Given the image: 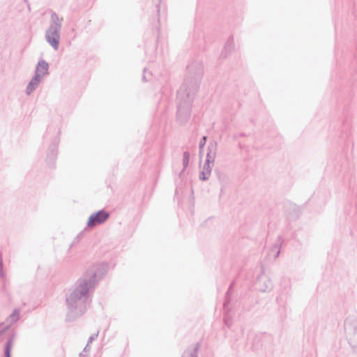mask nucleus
<instances>
[{
  "label": "nucleus",
  "mask_w": 357,
  "mask_h": 357,
  "mask_svg": "<svg viewBox=\"0 0 357 357\" xmlns=\"http://www.w3.org/2000/svg\"><path fill=\"white\" fill-rule=\"evenodd\" d=\"M106 272L107 265L105 264L91 266L66 294L68 321H73L86 312L91 301L90 291L95 288Z\"/></svg>",
  "instance_id": "1"
},
{
  "label": "nucleus",
  "mask_w": 357,
  "mask_h": 357,
  "mask_svg": "<svg viewBox=\"0 0 357 357\" xmlns=\"http://www.w3.org/2000/svg\"><path fill=\"white\" fill-rule=\"evenodd\" d=\"M189 75L177 92L176 121L185 124L190 117L191 106L203 75V65L195 61L187 67Z\"/></svg>",
  "instance_id": "2"
},
{
  "label": "nucleus",
  "mask_w": 357,
  "mask_h": 357,
  "mask_svg": "<svg viewBox=\"0 0 357 357\" xmlns=\"http://www.w3.org/2000/svg\"><path fill=\"white\" fill-rule=\"evenodd\" d=\"M62 21L63 18H59V15L53 12L50 26L45 31V40L54 50H57L59 47Z\"/></svg>",
  "instance_id": "3"
},
{
  "label": "nucleus",
  "mask_w": 357,
  "mask_h": 357,
  "mask_svg": "<svg viewBox=\"0 0 357 357\" xmlns=\"http://www.w3.org/2000/svg\"><path fill=\"white\" fill-rule=\"evenodd\" d=\"M109 213L104 209L92 213L88 219L87 226L90 228L105 223L109 218Z\"/></svg>",
  "instance_id": "4"
},
{
  "label": "nucleus",
  "mask_w": 357,
  "mask_h": 357,
  "mask_svg": "<svg viewBox=\"0 0 357 357\" xmlns=\"http://www.w3.org/2000/svg\"><path fill=\"white\" fill-rule=\"evenodd\" d=\"M217 150V143L215 141H212L209 143L208 146V153L204 165L203 171L208 172L211 174L212 166L214 164Z\"/></svg>",
  "instance_id": "5"
},
{
  "label": "nucleus",
  "mask_w": 357,
  "mask_h": 357,
  "mask_svg": "<svg viewBox=\"0 0 357 357\" xmlns=\"http://www.w3.org/2000/svg\"><path fill=\"white\" fill-rule=\"evenodd\" d=\"M59 139L55 138L50 144L48 152L47 154L46 161L50 167H54L57 155V145L59 144Z\"/></svg>",
  "instance_id": "6"
},
{
  "label": "nucleus",
  "mask_w": 357,
  "mask_h": 357,
  "mask_svg": "<svg viewBox=\"0 0 357 357\" xmlns=\"http://www.w3.org/2000/svg\"><path fill=\"white\" fill-rule=\"evenodd\" d=\"M258 290L262 292L271 291L273 289L272 281L265 275H260L255 283Z\"/></svg>",
  "instance_id": "7"
},
{
  "label": "nucleus",
  "mask_w": 357,
  "mask_h": 357,
  "mask_svg": "<svg viewBox=\"0 0 357 357\" xmlns=\"http://www.w3.org/2000/svg\"><path fill=\"white\" fill-rule=\"evenodd\" d=\"M42 77H40V75H33V78L31 79L29 83L28 84L26 89V95L29 96L31 95L39 86L40 82L42 81Z\"/></svg>",
  "instance_id": "8"
},
{
  "label": "nucleus",
  "mask_w": 357,
  "mask_h": 357,
  "mask_svg": "<svg viewBox=\"0 0 357 357\" xmlns=\"http://www.w3.org/2000/svg\"><path fill=\"white\" fill-rule=\"evenodd\" d=\"M49 64L44 59L40 60L36 67L35 75H40V77H43L45 75L48 74Z\"/></svg>",
  "instance_id": "9"
},
{
  "label": "nucleus",
  "mask_w": 357,
  "mask_h": 357,
  "mask_svg": "<svg viewBox=\"0 0 357 357\" xmlns=\"http://www.w3.org/2000/svg\"><path fill=\"white\" fill-rule=\"evenodd\" d=\"M200 344L197 342L195 346H190L183 354L182 357H197V352Z\"/></svg>",
  "instance_id": "10"
},
{
  "label": "nucleus",
  "mask_w": 357,
  "mask_h": 357,
  "mask_svg": "<svg viewBox=\"0 0 357 357\" xmlns=\"http://www.w3.org/2000/svg\"><path fill=\"white\" fill-rule=\"evenodd\" d=\"M282 243V239L281 236H278L277 242L275 243V245L271 248V251L268 253V255L271 256V255H273V258L275 259H277L279 257L280 253V247H281Z\"/></svg>",
  "instance_id": "11"
},
{
  "label": "nucleus",
  "mask_w": 357,
  "mask_h": 357,
  "mask_svg": "<svg viewBox=\"0 0 357 357\" xmlns=\"http://www.w3.org/2000/svg\"><path fill=\"white\" fill-rule=\"evenodd\" d=\"M20 310L18 308H16L13 310V313L9 315V317L6 319L7 325H9V327L10 325L16 323L20 318Z\"/></svg>",
  "instance_id": "12"
},
{
  "label": "nucleus",
  "mask_w": 357,
  "mask_h": 357,
  "mask_svg": "<svg viewBox=\"0 0 357 357\" xmlns=\"http://www.w3.org/2000/svg\"><path fill=\"white\" fill-rule=\"evenodd\" d=\"M234 47V39H233V37L231 36L229 38V39L227 40V41L225 44V49L222 52V56L226 57L227 54L230 53L233 50Z\"/></svg>",
  "instance_id": "13"
},
{
  "label": "nucleus",
  "mask_w": 357,
  "mask_h": 357,
  "mask_svg": "<svg viewBox=\"0 0 357 357\" xmlns=\"http://www.w3.org/2000/svg\"><path fill=\"white\" fill-rule=\"evenodd\" d=\"M14 336H10L6 341L4 346L5 357H11V349L13 344Z\"/></svg>",
  "instance_id": "14"
},
{
  "label": "nucleus",
  "mask_w": 357,
  "mask_h": 357,
  "mask_svg": "<svg viewBox=\"0 0 357 357\" xmlns=\"http://www.w3.org/2000/svg\"><path fill=\"white\" fill-rule=\"evenodd\" d=\"M234 285H235V282H232L231 283V284L229 285V287L226 293L225 299V302L223 304V307H225V309H227L228 305L229 304V303L231 301V290L234 288Z\"/></svg>",
  "instance_id": "15"
},
{
  "label": "nucleus",
  "mask_w": 357,
  "mask_h": 357,
  "mask_svg": "<svg viewBox=\"0 0 357 357\" xmlns=\"http://www.w3.org/2000/svg\"><path fill=\"white\" fill-rule=\"evenodd\" d=\"M224 310L225 312V314H224V322H225V324L227 327L229 328L231 326L232 323H231V318L229 315V305L227 306V309L224 308Z\"/></svg>",
  "instance_id": "16"
},
{
  "label": "nucleus",
  "mask_w": 357,
  "mask_h": 357,
  "mask_svg": "<svg viewBox=\"0 0 357 357\" xmlns=\"http://www.w3.org/2000/svg\"><path fill=\"white\" fill-rule=\"evenodd\" d=\"M189 160H190V153H189V152L188 151H184V153H183V169L181 173L185 171V169L187 168V167L188 166Z\"/></svg>",
  "instance_id": "17"
},
{
  "label": "nucleus",
  "mask_w": 357,
  "mask_h": 357,
  "mask_svg": "<svg viewBox=\"0 0 357 357\" xmlns=\"http://www.w3.org/2000/svg\"><path fill=\"white\" fill-rule=\"evenodd\" d=\"M349 340L351 345L353 347H357V329H355L353 336Z\"/></svg>",
  "instance_id": "18"
},
{
  "label": "nucleus",
  "mask_w": 357,
  "mask_h": 357,
  "mask_svg": "<svg viewBox=\"0 0 357 357\" xmlns=\"http://www.w3.org/2000/svg\"><path fill=\"white\" fill-rule=\"evenodd\" d=\"M206 140H207V137L206 136H203L202 138L201 139V140L199 142V153H202L203 148L206 145Z\"/></svg>",
  "instance_id": "19"
},
{
  "label": "nucleus",
  "mask_w": 357,
  "mask_h": 357,
  "mask_svg": "<svg viewBox=\"0 0 357 357\" xmlns=\"http://www.w3.org/2000/svg\"><path fill=\"white\" fill-rule=\"evenodd\" d=\"M210 175H211V174L208 173V172L202 171L200 173V175H199V178L202 181H206L208 179Z\"/></svg>",
  "instance_id": "20"
},
{
  "label": "nucleus",
  "mask_w": 357,
  "mask_h": 357,
  "mask_svg": "<svg viewBox=\"0 0 357 357\" xmlns=\"http://www.w3.org/2000/svg\"><path fill=\"white\" fill-rule=\"evenodd\" d=\"M9 328V325L4 324V322L0 324V336L3 334Z\"/></svg>",
  "instance_id": "21"
},
{
  "label": "nucleus",
  "mask_w": 357,
  "mask_h": 357,
  "mask_svg": "<svg viewBox=\"0 0 357 357\" xmlns=\"http://www.w3.org/2000/svg\"><path fill=\"white\" fill-rule=\"evenodd\" d=\"M98 334H99V331H98L97 333H93L92 334L89 338V340H88V344H89L90 343H91L93 341H94L98 336Z\"/></svg>",
  "instance_id": "22"
},
{
  "label": "nucleus",
  "mask_w": 357,
  "mask_h": 357,
  "mask_svg": "<svg viewBox=\"0 0 357 357\" xmlns=\"http://www.w3.org/2000/svg\"><path fill=\"white\" fill-rule=\"evenodd\" d=\"M145 73H146V69L144 70V75H143L142 79H143V81L146 82L148 79L146 78Z\"/></svg>",
  "instance_id": "23"
},
{
  "label": "nucleus",
  "mask_w": 357,
  "mask_h": 357,
  "mask_svg": "<svg viewBox=\"0 0 357 357\" xmlns=\"http://www.w3.org/2000/svg\"><path fill=\"white\" fill-rule=\"evenodd\" d=\"M89 344H87L86 346L84 347V352H87L89 350Z\"/></svg>",
  "instance_id": "24"
},
{
  "label": "nucleus",
  "mask_w": 357,
  "mask_h": 357,
  "mask_svg": "<svg viewBox=\"0 0 357 357\" xmlns=\"http://www.w3.org/2000/svg\"><path fill=\"white\" fill-rule=\"evenodd\" d=\"M79 357H88L86 354H83L82 353H81L79 354Z\"/></svg>",
  "instance_id": "25"
}]
</instances>
